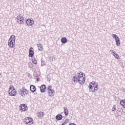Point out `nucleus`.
<instances>
[{
  "label": "nucleus",
  "mask_w": 125,
  "mask_h": 125,
  "mask_svg": "<svg viewBox=\"0 0 125 125\" xmlns=\"http://www.w3.org/2000/svg\"><path fill=\"white\" fill-rule=\"evenodd\" d=\"M37 45L38 50L40 51H42V45L41 44H37Z\"/></svg>",
  "instance_id": "412c9836"
},
{
  "label": "nucleus",
  "mask_w": 125,
  "mask_h": 125,
  "mask_svg": "<svg viewBox=\"0 0 125 125\" xmlns=\"http://www.w3.org/2000/svg\"><path fill=\"white\" fill-rule=\"evenodd\" d=\"M32 49H34V48L33 47H30L29 50V57H34V54H35V53L34 52V50Z\"/></svg>",
  "instance_id": "9b49d317"
},
{
  "label": "nucleus",
  "mask_w": 125,
  "mask_h": 125,
  "mask_svg": "<svg viewBox=\"0 0 125 125\" xmlns=\"http://www.w3.org/2000/svg\"><path fill=\"white\" fill-rule=\"evenodd\" d=\"M112 38H113V39H114L115 40L119 39V37H118V36H117L116 34H113Z\"/></svg>",
  "instance_id": "b1692460"
},
{
  "label": "nucleus",
  "mask_w": 125,
  "mask_h": 125,
  "mask_svg": "<svg viewBox=\"0 0 125 125\" xmlns=\"http://www.w3.org/2000/svg\"><path fill=\"white\" fill-rule=\"evenodd\" d=\"M62 118H63V116L61 114H58L56 116V119L57 121H61Z\"/></svg>",
  "instance_id": "dca6fc26"
},
{
  "label": "nucleus",
  "mask_w": 125,
  "mask_h": 125,
  "mask_svg": "<svg viewBox=\"0 0 125 125\" xmlns=\"http://www.w3.org/2000/svg\"><path fill=\"white\" fill-rule=\"evenodd\" d=\"M18 19V23L19 24H24V18H23V16L22 15L20 14L17 17Z\"/></svg>",
  "instance_id": "39448f33"
},
{
  "label": "nucleus",
  "mask_w": 125,
  "mask_h": 125,
  "mask_svg": "<svg viewBox=\"0 0 125 125\" xmlns=\"http://www.w3.org/2000/svg\"><path fill=\"white\" fill-rule=\"evenodd\" d=\"M1 75V73H0V75Z\"/></svg>",
  "instance_id": "f704fd0d"
},
{
  "label": "nucleus",
  "mask_w": 125,
  "mask_h": 125,
  "mask_svg": "<svg viewBox=\"0 0 125 125\" xmlns=\"http://www.w3.org/2000/svg\"><path fill=\"white\" fill-rule=\"evenodd\" d=\"M69 123V119H66L63 123H62V125H66L67 124Z\"/></svg>",
  "instance_id": "5701e85b"
},
{
  "label": "nucleus",
  "mask_w": 125,
  "mask_h": 125,
  "mask_svg": "<svg viewBox=\"0 0 125 125\" xmlns=\"http://www.w3.org/2000/svg\"><path fill=\"white\" fill-rule=\"evenodd\" d=\"M36 90V86L34 85H31L30 86V90L31 91V92H35Z\"/></svg>",
  "instance_id": "4468645a"
},
{
  "label": "nucleus",
  "mask_w": 125,
  "mask_h": 125,
  "mask_svg": "<svg viewBox=\"0 0 125 125\" xmlns=\"http://www.w3.org/2000/svg\"><path fill=\"white\" fill-rule=\"evenodd\" d=\"M32 63H33V64H38V62H37V60L33 61H32Z\"/></svg>",
  "instance_id": "c85d7f7f"
},
{
  "label": "nucleus",
  "mask_w": 125,
  "mask_h": 125,
  "mask_svg": "<svg viewBox=\"0 0 125 125\" xmlns=\"http://www.w3.org/2000/svg\"><path fill=\"white\" fill-rule=\"evenodd\" d=\"M120 104L123 107V108H125V100L121 101Z\"/></svg>",
  "instance_id": "4be33fe9"
},
{
  "label": "nucleus",
  "mask_w": 125,
  "mask_h": 125,
  "mask_svg": "<svg viewBox=\"0 0 125 125\" xmlns=\"http://www.w3.org/2000/svg\"><path fill=\"white\" fill-rule=\"evenodd\" d=\"M64 109V114L65 115V116H68L69 115V110H68V108L67 107H63Z\"/></svg>",
  "instance_id": "f3484780"
},
{
  "label": "nucleus",
  "mask_w": 125,
  "mask_h": 125,
  "mask_svg": "<svg viewBox=\"0 0 125 125\" xmlns=\"http://www.w3.org/2000/svg\"><path fill=\"white\" fill-rule=\"evenodd\" d=\"M24 94H28V90L27 89H26V90H25V92H24Z\"/></svg>",
  "instance_id": "c756f323"
},
{
  "label": "nucleus",
  "mask_w": 125,
  "mask_h": 125,
  "mask_svg": "<svg viewBox=\"0 0 125 125\" xmlns=\"http://www.w3.org/2000/svg\"><path fill=\"white\" fill-rule=\"evenodd\" d=\"M44 116V113L43 112H37V117L38 118H42Z\"/></svg>",
  "instance_id": "2eb2a0df"
},
{
  "label": "nucleus",
  "mask_w": 125,
  "mask_h": 125,
  "mask_svg": "<svg viewBox=\"0 0 125 125\" xmlns=\"http://www.w3.org/2000/svg\"><path fill=\"white\" fill-rule=\"evenodd\" d=\"M25 90H26V88H25V87H22L21 89H20L19 91L20 94H21V96H22L23 97H25V96H26L25 95Z\"/></svg>",
  "instance_id": "1a4fd4ad"
},
{
  "label": "nucleus",
  "mask_w": 125,
  "mask_h": 125,
  "mask_svg": "<svg viewBox=\"0 0 125 125\" xmlns=\"http://www.w3.org/2000/svg\"><path fill=\"white\" fill-rule=\"evenodd\" d=\"M110 52H111L112 55L114 56L115 58H116V59H119V54L116 53L115 51H114L113 50H111Z\"/></svg>",
  "instance_id": "ddd939ff"
},
{
  "label": "nucleus",
  "mask_w": 125,
  "mask_h": 125,
  "mask_svg": "<svg viewBox=\"0 0 125 125\" xmlns=\"http://www.w3.org/2000/svg\"><path fill=\"white\" fill-rule=\"evenodd\" d=\"M79 80V75H75L73 77V82L74 83H76V82H78Z\"/></svg>",
  "instance_id": "6ab92c4d"
},
{
  "label": "nucleus",
  "mask_w": 125,
  "mask_h": 125,
  "mask_svg": "<svg viewBox=\"0 0 125 125\" xmlns=\"http://www.w3.org/2000/svg\"><path fill=\"white\" fill-rule=\"evenodd\" d=\"M42 26H44V27H45V25L43 24Z\"/></svg>",
  "instance_id": "72a5a7b5"
},
{
  "label": "nucleus",
  "mask_w": 125,
  "mask_h": 125,
  "mask_svg": "<svg viewBox=\"0 0 125 125\" xmlns=\"http://www.w3.org/2000/svg\"><path fill=\"white\" fill-rule=\"evenodd\" d=\"M25 23L27 26H32V25H33L34 23H35V21L33 20H31L30 19H27L25 21Z\"/></svg>",
  "instance_id": "6e6552de"
},
{
  "label": "nucleus",
  "mask_w": 125,
  "mask_h": 125,
  "mask_svg": "<svg viewBox=\"0 0 125 125\" xmlns=\"http://www.w3.org/2000/svg\"><path fill=\"white\" fill-rule=\"evenodd\" d=\"M98 84L95 85H89L88 88L90 89V91L92 92H95V91H97L98 90Z\"/></svg>",
  "instance_id": "20e7f679"
},
{
  "label": "nucleus",
  "mask_w": 125,
  "mask_h": 125,
  "mask_svg": "<svg viewBox=\"0 0 125 125\" xmlns=\"http://www.w3.org/2000/svg\"><path fill=\"white\" fill-rule=\"evenodd\" d=\"M61 41L62 42V43L65 44L66 42H67V38L65 37H63L61 39Z\"/></svg>",
  "instance_id": "aec40b11"
},
{
  "label": "nucleus",
  "mask_w": 125,
  "mask_h": 125,
  "mask_svg": "<svg viewBox=\"0 0 125 125\" xmlns=\"http://www.w3.org/2000/svg\"><path fill=\"white\" fill-rule=\"evenodd\" d=\"M44 65H45V62H44L42 61L41 66H44Z\"/></svg>",
  "instance_id": "cd10ccee"
},
{
  "label": "nucleus",
  "mask_w": 125,
  "mask_h": 125,
  "mask_svg": "<svg viewBox=\"0 0 125 125\" xmlns=\"http://www.w3.org/2000/svg\"><path fill=\"white\" fill-rule=\"evenodd\" d=\"M47 90L48 91V95H52L50 94V92H51L52 94L55 93L54 90L52 89V86L48 85L47 88Z\"/></svg>",
  "instance_id": "0eeeda50"
},
{
  "label": "nucleus",
  "mask_w": 125,
  "mask_h": 125,
  "mask_svg": "<svg viewBox=\"0 0 125 125\" xmlns=\"http://www.w3.org/2000/svg\"><path fill=\"white\" fill-rule=\"evenodd\" d=\"M8 45L10 48H13L15 46V36H11L8 42Z\"/></svg>",
  "instance_id": "f257e3e1"
},
{
  "label": "nucleus",
  "mask_w": 125,
  "mask_h": 125,
  "mask_svg": "<svg viewBox=\"0 0 125 125\" xmlns=\"http://www.w3.org/2000/svg\"><path fill=\"white\" fill-rule=\"evenodd\" d=\"M116 110H117V109L116 108V105H114L112 107V112H115V111H116Z\"/></svg>",
  "instance_id": "a878e982"
},
{
  "label": "nucleus",
  "mask_w": 125,
  "mask_h": 125,
  "mask_svg": "<svg viewBox=\"0 0 125 125\" xmlns=\"http://www.w3.org/2000/svg\"><path fill=\"white\" fill-rule=\"evenodd\" d=\"M83 73L80 72L79 73V78H78V83L80 84H83L85 83V77H83Z\"/></svg>",
  "instance_id": "f03ea898"
},
{
  "label": "nucleus",
  "mask_w": 125,
  "mask_h": 125,
  "mask_svg": "<svg viewBox=\"0 0 125 125\" xmlns=\"http://www.w3.org/2000/svg\"><path fill=\"white\" fill-rule=\"evenodd\" d=\"M28 66H29L30 69H32V68H33V63H32V62H28Z\"/></svg>",
  "instance_id": "393cba45"
},
{
  "label": "nucleus",
  "mask_w": 125,
  "mask_h": 125,
  "mask_svg": "<svg viewBox=\"0 0 125 125\" xmlns=\"http://www.w3.org/2000/svg\"><path fill=\"white\" fill-rule=\"evenodd\" d=\"M95 82H92L89 83V85H95Z\"/></svg>",
  "instance_id": "bb28decb"
},
{
  "label": "nucleus",
  "mask_w": 125,
  "mask_h": 125,
  "mask_svg": "<svg viewBox=\"0 0 125 125\" xmlns=\"http://www.w3.org/2000/svg\"><path fill=\"white\" fill-rule=\"evenodd\" d=\"M39 80H40V79L37 78V82H39Z\"/></svg>",
  "instance_id": "473e14b6"
},
{
  "label": "nucleus",
  "mask_w": 125,
  "mask_h": 125,
  "mask_svg": "<svg viewBox=\"0 0 125 125\" xmlns=\"http://www.w3.org/2000/svg\"><path fill=\"white\" fill-rule=\"evenodd\" d=\"M24 123H25L26 125H33V124L34 123L33 119L30 117H27V118H25Z\"/></svg>",
  "instance_id": "423d86ee"
},
{
  "label": "nucleus",
  "mask_w": 125,
  "mask_h": 125,
  "mask_svg": "<svg viewBox=\"0 0 125 125\" xmlns=\"http://www.w3.org/2000/svg\"><path fill=\"white\" fill-rule=\"evenodd\" d=\"M115 42L116 43V45L117 46H120V45H121V42L120 41V38H118L117 39H116Z\"/></svg>",
  "instance_id": "a211bd4d"
},
{
  "label": "nucleus",
  "mask_w": 125,
  "mask_h": 125,
  "mask_svg": "<svg viewBox=\"0 0 125 125\" xmlns=\"http://www.w3.org/2000/svg\"><path fill=\"white\" fill-rule=\"evenodd\" d=\"M36 60H36V58H33L32 59V62L35 61H36Z\"/></svg>",
  "instance_id": "2f4dec72"
},
{
  "label": "nucleus",
  "mask_w": 125,
  "mask_h": 125,
  "mask_svg": "<svg viewBox=\"0 0 125 125\" xmlns=\"http://www.w3.org/2000/svg\"><path fill=\"white\" fill-rule=\"evenodd\" d=\"M40 91L42 92V93H43L45 92V89L46 88V86H45V84L42 85L40 87Z\"/></svg>",
  "instance_id": "f8f14e48"
},
{
  "label": "nucleus",
  "mask_w": 125,
  "mask_h": 125,
  "mask_svg": "<svg viewBox=\"0 0 125 125\" xmlns=\"http://www.w3.org/2000/svg\"><path fill=\"white\" fill-rule=\"evenodd\" d=\"M8 92L10 96H15L16 95V90H15L13 86L9 87Z\"/></svg>",
  "instance_id": "7ed1b4c3"
},
{
  "label": "nucleus",
  "mask_w": 125,
  "mask_h": 125,
  "mask_svg": "<svg viewBox=\"0 0 125 125\" xmlns=\"http://www.w3.org/2000/svg\"><path fill=\"white\" fill-rule=\"evenodd\" d=\"M19 107L21 111H26L28 109V106H27L26 104H21Z\"/></svg>",
  "instance_id": "9d476101"
},
{
  "label": "nucleus",
  "mask_w": 125,
  "mask_h": 125,
  "mask_svg": "<svg viewBox=\"0 0 125 125\" xmlns=\"http://www.w3.org/2000/svg\"><path fill=\"white\" fill-rule=\"evenodd\" d=\"M50 94H52V95H49V96H52V97L54 96V93L52 94V93H51V92H50Z\"/></svg>",
  "instance_id": "7c9ffc66"
}]
</instances>
